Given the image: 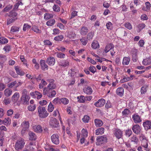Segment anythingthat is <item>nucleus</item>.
Segmentation results:
<instances>
[{
	"instance_id": "obj_1",
	"label": "nucleus",
	"mask_w": 151,
	"mask_h": 151,
	"mask_svg": "<svg viewBox=\"0 0 151 151\" xmlns=\"http://www.w3.org/2000/svg\"><path fill=\"white\" fill-rule=\"evenodd\" d=\"M24 140L23 138H20L16 142L14 148L16 150L19 151L22 149L25 145Z\"/></svg>"
},
{
	"instance_id": "obj_2",
	"label": "nucleus",
	"mask_w": 151,
	"mask_h": 151,
	"mask_svg": "<svg viewBox=\"0 0 151 151\" xmlns=\"http://www.w3.org/2000/svg\"><path fill=\"white\" fill-rule=\"evenodd\" d=\"M107 138L106 135L98 137L96 139V144L97 145L104 144L107 142Z\"/></svg>"
},
{
	"instance_id": "obj_3",
	"label": "nucleus",
	"mask_w": 151,
	"mask_h": 151,
	"mask_svg": "<svg viewBox=\"0 0 151 151\" xmlns=\"http://www.w3.org/2000/svg\"><path fill=\"white\" fill-rule=\"evenodd\" d=\"M56 91L53 90H49L48 88H44L43 89V94L44 95H47L49 98L54 97L56 94Z\"/></svg>"
},
{
	"instance_id": "obj_4",
	"label": "nucleus",
	"mask_w": 151,
	"mask_h": 151,
	"mask_svg": "<svg viewBox=\"0 0 151 151\" xmlns=\"http://www.w3.org/2000/svg\"><path fill=\"white\" fill-rule=\"evenodd\" d=\"M38 112L39 114V116L41 118H45L48 115L47 113L45 107L39 106L38 107Z\"/></svg>"
},
{
	"instance_id": "obj_5",
	"label": "nucleus",
	"mask_w": 151,
	"mask_h": 151,
	"mask_svg": "<svg viewBox=\"0 0 151 151\" xmlns=\"http://www.w3.org/2000/svg\"><path fill=\"white\" fill-rule=\"evenodd\" d=\"M113 134L116 138L119 139L123 136V132L119 129H114L113 131Z\"/></svg>"
},
{
	"instance_id": "obj_6",
	"label": "nucleus",
	"mask_w": 151,
	"mask_h": 151,
	"mask_svg": "<svg viewBox=\"0 0 151 151\" xmlns=\"http://www.w3.org/2000/svg\"><path fill=\"white\" fill-rule=\"evenodd\" d=\"M51 139L52 142L55 145L59 143V136L58 134H54L51 137Z\"/></svg>"
},
{
	"instance_id": "obj_7",
	"label": "nucleus",
	"mask_w": 151,
	"mask_h": 151,
	"mask_svg": "<svg viewBox=\"0 0 151 151\" xmlns=\"http://www.w3.org/2000/svg\"><path fill=\"white\" fill-rule=\"evenodd\" d=\"M50 124L52 127L56 128L59 126V122L55 118H51L50 120Z\"/></svg>"
},
{
	"instance_id": "obj_8",
	"label": "nucleus",
	"mask_w": 151,
	"mask_h": 151,
	"mask_svg": "<svg viewBox=\"0 0 151 151\" xmlns=\"http://www.w3.org/2000/svg\"><path fill=\"white\" fill-rule=\"evenodd\" d=\"M66 36L70 39H74L76 37V35L74 31H68L66 32Z\"/></svg>"
},
{
	"instance_id": "obj_9",
	"label": "nucleus",
	"mask_w": 151,
	"mask_h": 151,
	"mask_svg": "<svg viewBox=\"0 0 151 151\" xmlns=\"http://www.w3.org/2000/svg\"><path fill=\"white\" fill-rule=\"evenodd\" d=\"M106 103L105 100L103 99H99L97 102L94 103V105L97 107L103 106Z\"/></svg>"
},
{
	"instance_id": "obj_10",
	"label": "nucleus",
	"mask_w": 151,
	"mask_h": 151,
	"mask_svg": "<svg viewBox=\"0 0 151 151\" xmlns=\"http://www.w3.org/2000/svg\"><path fill=\"white\" fill-rule=\"evenodd\" d=\"M54 81L52 79L50 80L49 82L50 83L47 85V87H45L44 88H48L49 90L55 89L56 88V86L54 83Z\"/></svg>"
},
{
	"instance_id": "obj_11",
	"label": "nucleus",
	"mask_w": 151,
	"mask_h": 151,
	"mask_svg": "<svg viewBox=\"0 0 151 151\" xmlns=\"http://www.w3.org/2000/svg\"><path fill=\"white\" fill-rule=\"evenodd\" d=\"M143 125L145 130L147 131L150 129H151V121L149 120H147L143 122Z\"/></svg>"
},
{
	"instance_id": "obj_12",
	"label": "nucleus",
	"mask_w": 151,
	"mask_h": 151,
	"mask_svg": "<svg viewBox=\"0 0 151 151\" xmlns=\"http://www.w3.org/2000/svg\"><path fill=\"white\" fill-rule=\"evenodd\" d=\"M46 62L49 65L52 66L55 64V60L53 57H49L47 58Z\"/></svg>"
},
{
	"instance_id": "obj_13",
	"label": "nucleus",
	"mask_w": 151,
	"mask_h": 151,
	"mask_svg": "<svg viewBox=\"0 0 151 151\" xmlns=\"http://www.w3.org/2000/svg\"><path fill=\"white\" fill-rule=\"evenodd\" d=\"M132 118L134 123H138L142 122V119L139 116L136 114H134L132 116Z\"/></svg>"
},
{
	"instance_id": "obj_14",
	"label": "nucleus",
	"mask_w": 151,
	"mask_h": 151,
	"mask_svg": "<svg viewBox=\"0 0 151 151\" xmlns=\"http://www.w3.org/2000/svg\"><path fill=\"white\" fill-rule=\"evenodd\" d=\"M133 132L136 134H138L140 133L141 129L140 126L137 124L134 125L132 128Z\"/></svg>"
},
{
	"instance_id": "obj_15",
	"label": "nucleus",
	"mask_w": 151,
	"mask_h": 151,
	"mask_svg": "<svg viewBox=\"0 0 151 151\" xmlns=\"http://www.w3.org/2000/svg\"><path fill=\"white\" fill-rule=\"evenodd\" d=\"M58 64L59 66H61L63 67H68L69 64V62L66 60H62L58 62Z\"/></svg>"
},
{
	"instance_id": "obj_16",
	"label": "nucleus",
	"mask_w": 151,
	"mask_h": 151,
	"mask_svg": "<svg viewBox=\"0 0 151 151\" xmlns=\"http://www.w3.org/2000/svg\"><path fill=\"white\" fill-rule=\"evenodd\" d=\"M137 50L136 49H133L132 51V60L134 62H136L137 60Z\"/></svg>"
},
{
	"instance_id": "obj_17",
	"label": "nucleus",
	"mask_w": 151,
	"mask_h": 151,
	"mask_svg": "<svg viewBox=\"0 0 151 151\" xmlns=\"http://www.w3.org/2000/svg\"><path fill=\"white\" fill-rule=\"evenodd\" d=\"M33 128L34 131L37 133H40L42 131V127L40 125H36L33 126Z\"/></svg>"
},
{
	"instance_id": "obj_18",
	"label": "nucleus",
	"mask_w": 151,
	"mask_h": 151,
	"mask_svg": "<svg viewBox=\"0 0 151 151\" xmlns=\"http://www.w3.org/2000/svg\"><path fill=\"white\" fill-rule=\"evenodd\" d=\"M88 30L87 28L86 27H81L80 29V34L82 35H85L88 32Z\"/></svg>"
},
{
	"instance_id": "obj_19",
	"label": "nucleus",
	"mask_w": 151,
	"mask_h": 151,
	"mask_svg": "<svg viewBox=\"0 0 151 151\" xmlns=\"http://www.w3.org/2000/svg\"><path fill=\"white\" fill-rule=\"evenodd\" d=\"M83 90L84 93L88 95H90L93 92V90L89 86L85 87L83 88Z\"/></svg>"
},
{
	"instance_id": "obj_20",
	"label": "nucleus",
	"mask_w": 151,
	"mask_h": 151,
	"mask_svg": "<svg viewBox=\"0 0 151 151\" xmlns=\"http://www.w3.org/2000/svg\"><path fill=\"white\" fill-rule=\"evenodd\" d=\"M40 65L42 70H47L48 66L46 64L45 60H41L40 61Z\"/></svg>"
},
{
	"instance_id": "obj_21",
	"label": "nucleus",
	"mask_w": 151,
	"mask_h": 151,
	"mask_svg": "<svg viewBox=\"0 0 151 151\" xmlns=\"http://www.w3.org/2000/svg\"><path fill=\"white\" fill-rule=\"evenodd\" d=\"M29 96L27 95L24 96H23L21 98V100L23 102L24 104H29Z\"/></svg>"
},
{
	"instance_id": "obj_22",
	"label": "nucleus",
	"mask_w": 151,
	"mask_h": 151,
	"mask_svg": "<svg viewBox=\"0 0 151 151\" xmlns=\"http://www.w3.org/2000/svg\"><path fill=\"white\" fill-rule=\"evenodd\" d=\"M114 48V46L112 44H109L106 45L104 49V51L106 53H107Z\"/></svg>"
},
{
	"instance_id": "obj_23",
	"label": "nucleus",
	"mask_w": 151,
	"mask_h": 151,
	"mask_svg": "<svg viewBox=\"0 0 151 151\" xmlns=\"http://www.w3.org/2000/svg\"><path fill=\"white\" fill-rule=\"evenodd\" d=\"M14 68L16 73L18 75L20 76H22L24 75V72L20 69L18 66H15Z\"/></svg>"
},
{
	"instance_id": "obj_24",
	"label": "nucleus",
	"mask_w": 151,
	"mask_h": 151,
	"mask_svg": "<svg viewBox=\"0 0 151 151\" xmlns=\"http://www.w3.org/2000/svg\"><path fill=\"white\" fill-rule=\"evenodd\" d=\"M124 93V89L122 87L117 88L116 90V94L120 96H122L123 95Z\"/></svg>"
},
{
	"instance_id": "obj_25",
	"label": "nucleus",
	"mask_w": 151,
	"mask_h": 151,
	"mask_svg": "<svg viewBox=\"0 0 151 151\" xmlns=\"http://www.w3.org/2000/svg\"><path fill=\"white\" fill-rule=\"evenodd\" d=\"M22 128L27 129L29 126V123L28 121H24L21 124Z\"/></svg>"
},
{
	"instance_id": "obj_26",
	"label": "nucleus",
	"mask_w": 151,
	"mask_h": 151,
	"mask_svg": "<svg viewBox=\"0 0 151 151\" xmlns=\"http://www.w3.org/2000/svg\"><path fill=\"white\" fill-rule=\"evenodd\" d=\"M29 136V139L31 140H35L36 139V135L35 134L32 132H29L28 133Z\"/></svg>"
},
{
	"instance_id": "obj_27",
	"label": "nucleus",
	"mask_w": 151,
	"mask_h": 151,
	"mask_svg": "<svg viewBox=\"0 0 151 151\" xmlns=\"http://www.w3.org/2000/svg\"><path fill=\"white\" fill-rule=\"evenodd\" d=\"M141 145L142 147L145 148V150L147 151H149V149L147 148L148 146L147 140H144V141L143 140L141 141Z\"/></svg>"
},
{
	"instance_id": "obj_28",
	"label": "nucleus",
	"mask_w": 151,
	"mask_h": 151,
	"mask_svg": "<svg viewBox=\"0 0 151 151\" xmlns=\"http://www.w3.org/2000/svg\"><path fill=\"white\" fill-rule=\"evenodd\" d=\"M104 128L101 127L99 128L96 130L95 134L96 135H101L104 133Z\"/></svg>"
},
{
	"instance_id": "obj_29",
	"label": "nucleus",
	"mask_w": 151,
	"mask_h": 151,
	"mask_svg": "<svg viewBox=\"0 0 151 151\" xmlns=\"http://www.w3.org/2000/svg\"><path fill=\"white\" fill-rule=\"evenodd\" d=\"M130 140L132 142H133L135 144L137 145L139 141L137 137L135 135H134L130 138Z\"/></svg>"
},
{
	"instance_id": "obj_30",
	"label": "nucleus",
	"mask_w": 151,
	"mask_h": 151,
	"mask_svg": "<svg viewBox=\"0 0 151 151\" xmlns=\"http://www.w3.org/2000/svg\"><path fill=\"white\" fill-rule=\"evenodd\" d=\"M142 64L145 65L151 64V58H148L144 59L142 61Z\"/></svg>"
},
{
	"instance_id": "obj_31",
	"label": "nucleus",
	"mask_w": 151,
	"mask_h": 151,
	"mask_svg": "<svg viewBox=\"0 0 151 151\" xmlns=\"http://www.w3.org/2000/svg\"><path fill=\"white\" fill-rule=\"evenodd\" d=\"M130 58L129 57H124L123 58L122 64L123 65H128L130 61Z\"/></svg>"
},
{
	"instance_id": "obj_32",
	"label": "nucleus",
	"mask_w": 151,
	"mask_h": 151,
	"mask_svg": "<svg viewBox=\"0 0 151 151\" xmlns=\"http://www.w3.org/2000/svg\"><path fill=\"white\" fill-rule=\"evenodd\" d=\"M94 122L95 125L97 127H101L103 124L102 121L100 120L96 119L94 120Z\"/></svg>"
},
{
	"instance_id": "obj_33",
	"label": "nucleus",
	"mask_w": 151,
	"mask_h": 151,
	"mask_svg": "<svg viewBox=\"0 0 151 151\" xmlns=\"http://www.w3.org/2000/svg\"><path fill=\"white\" fill-rule=\"evenodd\" d=\"M146 26L145 24L142 23L139 24L137 26L138 28L137 32H139L142 29L144 28Z\"/></svg>"
},
{
	"instance_id": "obj_34",
	"label": "nucleus",
	"mask_w": 151,
	"mask_h": 151,
	"mask_svg": "<svg viewBox=\"0 0 151 151\" xmlns=\"http://www.w3.org/2000/svg\"><path fill=\"white\" fill-rule=\"evenodd\" d=\"M55 23V20L54 19H50L47 21L46 24L48 26H52Z\"/></svg>"
},
{
	"instance_id": "obj_35",
	"label": "nucleus",
	"mask_w": 151,
	"mask_h": 151,
	"mask_svg": "<svg viewBox=\"0 0 151 151\" xmlns=\"http://www.w3.org/2000/svg\"><path fill=\"white\" fill-rule=\"evenodd\" d=\"M19 97V93L17 92L15 93L12 97V99L13 101L15 102L17 101Z\"/></svg>"
},
{
	"instance_id": "obj_36",
	"label": "nucleus",
	"mask_w": 151,
	"mask_h": 151,
	"mask_svg": "<svg viewBox=\"0 0 151 151\" xmlns=\"http://www.w3.org/2000/svg\"><path fill=\"white\" fill-rule=\"evenodd\" d=\"M20 27L16 26H12L11 28L10 32L12 33L14 32H18L19 31Z\"/></svg>"
},
{
	"instance_id": "obj_37",
	"label": "nucleus",
	"mask_w": 151,
	"mask_h": 151,
	"mask_svg": "<svg viewBox=\"0 0 151 151\" xmlns=\"http://www.w3.org/2000/svg\"><path fill=\"white\" fill-rule=\"evenodd\" d=\"M91 47L94 49L99 47V45L97 42H93L91 44Z\"/></svg>"
},
{
	"instance_id": "obj_38",
	"label": "nucleus",
	"mask_w": 151,
	"mask_h": 151,
	"mask_svg": "<svg viewBox=\"0 0 151 151\" xmlns=\"http://www.w3.org/2000/svg\"><path fill=\"white\" fill-rule=\"evenodd\" d=\"M17 13L15 12L14 10L11 11L8 15L10 18H14L17 15Z\"/></svg>"
},
{
	"instance_id": "obj_39",
	"label": "nucleus",
	"mask_w": 151,
	"mask_h": 151,
	"mask_svg": "<svg viewBox=\"0 0 151 151\" xmlns=\"http://www.w3.org/2000/svg\"><path fill=\"white\" fill-rule=\"evenodd\" d=\"M32 29L37 33H40L41 32V30L39 29L38 27L35 26H32Z\"/></svg>"
},
{
	"instance_id": "obj_40",
	"label": "nucleus",
	"mask_w": 151,
	"mask_h": 151,
	"mask_svg": "<svg viewBox=\"0 0 151 151\" xmlns=\"http://www.w3.org/2000/svg\"><path fill=\"white\" fill-rule=\"evenodd\" d=\"M8 42V40L6 38L4 37H0V43L1 44H5Z\"/></svg>"
},
{
	"instance_id": "obj_41",
	"label": "nucleus",
	"mask_w": 151,
	"mask_h": 151,
	"mask_svg": "<svg viewBox=\"0 0 151 151\" xmlns=\"http://www.w3.org/2000/svg\"><path fill=\"white\" fill-rule=\"evenodd\" d=\"M11 119L9 117L5 118L3 122L4 124L6 125H9L11 124Z\"/></svg>"
},
{
	"instance_id": "obj_42",
	"label": "nucleus",
	"mask_w": 151,
	"mask_h": 151,
	"mask_svg": "<svg viewBox=\"0 0 151 151\" xmlns=\"http://www.w3.org/2000/svg\"><path fill=\"white\" fill-rule=\"evenodd\" d=\"M148 86L147 85L144 86H142L141 88V94H144L147 91Z\"/></svg>"
},
{
	"instance_id": "obj_43",
	"label": "nucleus",
	"mask_w": 151,
	"mask_h": 151,
	"mask_svg": "<svg viewBox=\"0 0 151 151\" xmlns=\"http://www.w3.org/2000/svg\"><path fill=\"white\" fill-rule=\"evenodd\" d=\"M53 17V15L49 13H46L44 15V18L45 20H47L50 18H52Z\"/></svg>"
},
{
	"instance_id": "obj_44",
	"label": "nucleus",
	"mask_w": 151,
	"mask_h": 151,
	"mask_svg": "<svg viewBox=\"0 0 151 151\" xmlns=\"http://www.w3.org/2000/svg\"><path fill=\"white\" fill-rule=\"evenodd\" d=\"M12 91L11 90L6 89L4 91V94L6 96H9L12 94Z\"/></svg>"
},
{
	"instance_id": "obj_45",
	"label": "nucleus",
	"mask_w": 151,
	"mask_h": 151,
	"mask_svg": "<svg viewBox=\"0 0 151 151\" xmlns=\"http://www.w3.org/2000/svg\"><path fill=\"white\" fill-rule=\"evenodd\" d=\"M36 106L35 104L33 105H30L27 107L28 109L30 111H33L36 109Z\"/></svg>"
},
{
	"instance_id": "obj_46",
	"label": "nucleus",
	"mask_w": 151,
	"mask_h": 151,
	"mask_svg": "<svg viewBox=\"0 0 151 151\" xmlns=\"http://www.w3.org/2000/svg\"><path fill=\"white\" fill-rule=\"evenodd\" d=\"M57 57L60 58H64L65 57V55L60 52L56 53Z\"/></svg>"
},
{
	"instance_id": "obj_47",
	"label": "nucleus",
	"mask_w": 151,
	"mask_h": 151,
	"mask_svg": "<svg viewBox=\"0 0 151 151\" xmlns=\"http://www.w3.org/2000/svg\"><path fill=\"white\" fill-rule=\"evenodd\" d=\"M60 101L64 105L68 104L69 102L68 100L67 99L65 98H62L60 99Z\"/></svg>"
},
{
	"instance_id": "obj_48",
	"label": "nucleus",
	"mask_w": 151,
	"mask_h": 151,
	"mask_svg": "<svg viewBox=\"0 0 151 151\" xmlns=\"http://www.w3.org/2000/svg\"><path fill=\"white\" fill-rule=\"evenodd\" d=\"M82 135L83 137H86L88 135V132L87 130L85 129H83L82 131Z\"/></svg>"
},
{
	"instance_id": "obj_49",
	"label": "nucleus",
	"mask_w": 151,
	"mask_h": 151,
	"mask_svg": "<svg viewBox=\"0 0 151 151\" xmlns=\"http://www.w3.org/2000/svg\"><path fill=\"white\" fill-rule=\"evenodd\" d=\"M77 99H78V101L80 103H84L85 100V97L83 96H78Z\"/></svg>"
},
{
	"instance_id": "obj_50",
	"label": "nucleus",
	"mask_w": 151,
	"mask_h": 151,
	"mask_svg": "<svg viewBox=\"0 0 151 151\" xmlns=\"http://www.w3.org/2000/svg\"><path fill=\"white\" fill-rule=\"evenodd\" d=\"M82 44L83 45H86L88 42L87 40L85 37H83L80 40Z\"/></svg>"
},
{
	"instance_id": "obj_51",
	"label": "nucleus",
	"mask_w": 151,
	"mask_h": 151,
	"mask_svg": "<svg viewBox=\"0 0 151 151\" xmlns=\"http://www.w3.org/2000/svg\"><path fill=\"white\" fill-rule=\"evenodd\" d=\"M130 112V111L128 109H125L122 112V114L123 116H127Z\"/></svg>"
},
{
	"instance_id": "obj_52",
	"label": "nucleus",
	"mask_w": 151,
	"mask_h": 151,
	"mask_svg": "<svg viewBox=\"0 0 151 151\" xmlns=\"http://www.w3.org/2000/svg\"><path fill=\"white\" fill-rule=\"evenodd\" d=\"M3 103L5 105L9 104L10 103V99L7 98H5L3 101Z\"/></svg>"
},
{
	"instance_id": "obj_53",
	"label": "nucleus",
	"mask_w": 151,
	"mask_h": 151,
	"mask_svg": "<svg viewBox=\"0 0 151 151\" xmlns=\"http://www.w3.org/2000/svg\"><path fill=\"white\" fill-rule=\"evenodd\" d=\"M12 7V6L11 5H9L7 6L3 10L4 12H7L11 9Z\"/></svg>"
},
{
	"instance_id": "obj_54",
	"label": "nucleus",
	"mask_w": 151,
	"mask_h": 151,
	"mask_svg": "<svg viewBox=\"0 0 151 151\" xmlns=\"http://www.w3.org/2000/svg\"><path fill=\"white\" fill-rule=\"evenodd\" d=\"M63 36L62 35L58 36L55 37L54 39L55 40L57 41H61L63 39Z\"/></svg>"
},
{
	"instance_id": "obj_55",
	"label": "nucleus",
	"mask_w": 151,
	"mask_h": 151,
	"mask_svg": "<svg viewBox=\"0 0 151 151\" xmlns=\"http://www.w3.org/2000/svg\"><path fill=\"white\" fill-rule=\"evenodd\" d=\"M54 108V107L53 105L52 104L51 102H50L48 106V111L50 112H51L53 111Z\"/></svg>"
},
{
	"instance_id": "obj_56",
	"label": "nucleus",
	"mask_w": 151,
	"mask_h": 151,
	"mask_svg": "<svg viewBox=\"0 0 151 151\" xmlns=\"http://www.w3.org/2000/svg\"><path fill=\"white\" fill-rule=\"evenodd\" d=\"M6 60V55H0V61L4 62Z\"/></svg>"
},
{
	"instance_id": "obj_57",
	"label": "nucleus",
	"mask_w": 151,
	"mask_h": 151,
	"mask_svg": "<svg viewBox=\"0 0 151 151\" xmlns=\"http://www.w3.org/2000/svg\"><path fill=\"white\" fill-rule=\"evenodd\" d=\"M132 132L131 129H128L125 132V135L128 137H129L132 134Z\"/></svg>"
},
{
	"instance_id": "obj_58",
	"label": "nucleus",
	"mask_w": 151,
	"mask_h": 151,
	"mask_svg": "<svg viewBox=\"0 0 151 151\" xmlns=\"http://www.w3.org/2000/svg\"><path fill=\"white\" fill-rule=\"evenodd\" d=\"M17 19V18H11L7 20V24L9 25L14 22V21Z\"/></svg>"
},
{
	"instance_id": "obj_59",
	"label": "nucleus",
	"mask_w": 151,
	"mask_h": 151,
	"mask_svg": "<svg viewBox=\"0 0 151 151\" xmlns=\"http://www.w3.org/2000/svg\"><path fill=\"white\" fill-rule=\"evenodd\" d=\"M53 11L56 12H59L60 11L59 7L57 5L55 4L53 6Z\"/></svg>"
},
{
	"instance_id": "obj_60",
	"label": "nucleus",
	"mask_w": 151,
	"mask_h": 151,
	"mask_svg": "<svg viewBox=\"0 0 151 151\" xmlns=\"http://www.w3.org/2000/svg\"><path fill=\"white\" fill-rule=\"evenodd\" d=\"M106 26L108 29L110 30L112 29V24L111 22H109L106 23Z\"/></svg>"
},
{
	"instance_id": "obj_61",
	"label": "nucleus",
	"mask_w": 151,
	"mask_h": 151,
	"mask_svg": "<svg viewBox=\"0 0 151 151\" xmlns=\"http://www.w3.org/2000/svg\"><path fill=\"white\" fill-rule=\"evenodd\" d=\"M89 70L92 73H94L96 71V69L93 66H91L89 68Z\"/></svg>"
},
{
	"instance_id": "obj_62",
	"label": "nucleus",
	"mask_w": 151,
	"mask_h": 151,
	"mask_svg": "<svg viewBox=\"0 0 151 151\" xmlns=\"http://www.w3.org/2000/svg\"><path fill=\"white\" fill-rule=\"evenodd\" d=\"M35 95L37 96V99H39L42 98V94L41 93L37 91H35Z\"/></svg>"
},
{
	"instance_id": "obj_63",
	"label": "nucleus",
	"mask_w": 151,
	"mask_h": 151,
	"mask_svg": "<svg viewBox=\"0 0 151 151\" xmlns=\"http://www.w3.org/2000/svg\"><path fill=\"white\" fill-rule=\"evenodd\" d=\"M31 26L27 24H24L23 28V30L25 31L27 29H29L31 28Z\"/></svg>"
},
{
	"instance_id": "obj_64",
	"label": "nucleus",
	"mask_w": 151,
	"mask_h": 151,
	"mask_svg": "<svg viewBox=\"0 0 151 151\" xmlns=\"http://www.w3.org/2000/svg\"><path fill=\"white\" fill-rule=\"evenodd\" d=\"M125 27L129 30H131L132 28L131 24L129 23H126L124 25Z\"/></svg>"
}]
</instances>
